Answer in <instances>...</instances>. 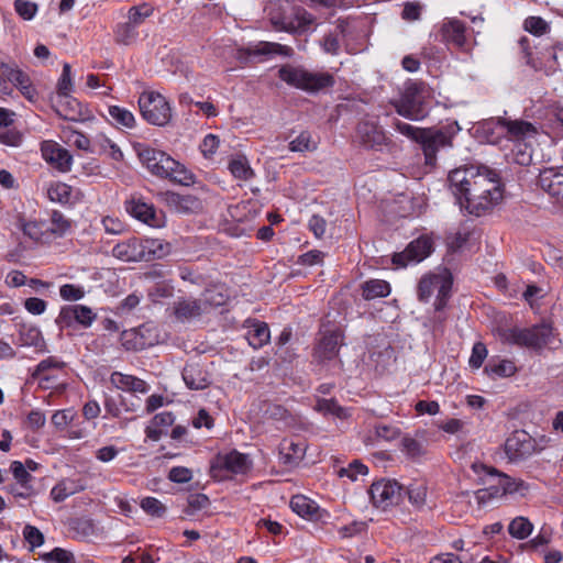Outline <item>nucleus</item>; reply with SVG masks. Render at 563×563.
Listing matches in <instances>:
<instances>
[{
  "mask_svg": "<svg viewBox=\"0 0 563 563\" xmlns=\"http://www.w3.org/2000/svg\"><path fill=\"white\" fill-rule=\"evenodd\" d=\"M363 297L366 300L386 297L390 292V286L382 279H371L363 285Z\"/></svg>",
  "mask_w": 563,
  "mask_h": 563,
  "instance_id": "nucleus-42",
  "label": "nucleus"
},
{
  "mask_svg": "<svg viewBox=\"0 0 563 563\" xmlns=\"http://www.w3.org/2000/svg\"><path fill=\"white\" fill-rule=\"evenodd\" d=\"M76 318L75 306H65L60 309L56 318V324L60 329L70 328L76 323Z\"/></svg>",
  "mask_w": 563,
  "mask_h": 563,
  "instance_id": "nucleus-64",
  "label": "nucleus"
},
{
  "mask_svg": "<svg viewBox=\"0 0 563 563\" xmlns=\"http://www.w3.org/2000/svg\"><path fill=\"white\" fill-rule=\"evenodd\" d=\"M537 134L534 125L523 120H510L504 118V137L509 141L523 142L529 137H533Z\"/></svg>",
  "mask_w": 563,
  "mask_h": 563,
  "instance_id": "nucleus-20",
  "label": "nucleus"
},
{
  "mask_svg": "<svg viewBox=\"0 0 563 563\" xmlns=\"http://www.w3.org/2000/svg\"><path fill=\"white\" fill-rule=\"evenodd\" d=\"M504 450L509 461L518 462L536 452L537 442L528 432L517 430L507 438Z\"/></svg>",
  "mask_w": 563,
  "mask_h": 563,
  "instance_id": "nucleus-11",
  "label": "nucleus"
},
{
  "mask_svg": "<svg viewBox=\"0 0 563 563\" xmlns=\"http://www.w3.org/2000/svg\"><path fill=\"white\" fill-rule=\"evenodd\" d=\"M393 125L397 132L420 144L421 137L424 132L423 128L413 126L398 119H395Z\"/></svg>",
  "mask_w": 563,
  "mask_h": 563,
  "instance_id": "nucleus-53",
  "label": "nucleus"
},
{
  "mask_svg": "<svg viewBox=\"0 0 563 563\" xmlns=\"http://www.w3.org/2000/svg\"><path fill=\"white\" fill-rule=\"evenodd\" d=\"M108 113L113 121L124 128L132 129L135 124V118L133 113L125 108L119 106H110L108 108Z\"/></svg>",
  "mask_w": 563,
  "mask_h": 563,
  "instance_id": "nucleus-48",
  "label": "nucleus"
},
{
  "mask_svg": "<svg viewBox=\"0 0 563 563\" xmlns=\"http://www.w3.org/2000/svg\"><path fill=\"white\" fill-rule=\"evenodd\" d=\"M552 336V328L541 323L531 328H508L503 330L501 338L505 342L522 347L539 350L545 346Z\"/></svg>",
  "mask_w": 563,
  "mask_h": 563,
  "instance_id": "nucleus-6",
  "label": "nucleus"
},
{
  "mask_svg": "<svg viewBox=\"0 0 563 563\" xmlns=\"http://www.w3.org/2000/svg\"><path fill=\"white\" fill-rule=\"evenodd\" d=\"M432 250V240L427 235H421L411 241L402 252L395 253L393 263L398 267H406L410 263L423 261L431 254Z\"/></svg>",
  "mask_w": 563,
  "mask_h": 563,
  "instance_id": "nucleus-13",
  "label": "nucleus"
},
{
  "mask_svg": "<svg viewBox=\"0 0 563 563\" xmlns=\"http://www.w3.org/2000/svg\"><path fill=\"white\" fill-rule=\"evenodd\" d=\"M21 344L24 346H34L40 351L45 349V341L41 330L32 324H21L19 330Z\"/></svg>",
  "mask_w": 563,
  "mask_h": 563,
  "instance_id": "nucleus-38",
  "label": "nucleus"
},
{
  "mask_svg": "<svg viewBox=\"0 0 563 563\" xmlns=\"http://www.w3.org/2000/svg\"><path fill=\"white\" fill-rule=\"evenodd\" d=\"M472 468L474 470L475 473H481L483 472L485 474V476L487 477L486 481H483L484 484H487L488 486L485 487L488 493L492 494V497L493 499L495 498H499L501 496H505L504 495V489H503V485L498 484V481L497 479H492L490 475L488 474V471L492 468V467H488L486 465H483V464H477V463H474L472 465Z\"/></svg>",
  "mask_w": 563,
  "mask_h": 563,
  "instance_id": "nucleus-49",
  "label": "nucleus"
},
{
  "mask_svg": "<svg viewBox=\"0 0 563 563\" xmlns=\"http://www.w3.org/2000/svg\"><path fill=\"white\" fill-rule=\"evenodd\" d=\"M424 91L426 86L421 81L406 82L401 97L394 103L396 112L412 121L422 120L428 112L424 107Z\"/></svg>",
  "mask_w": 563,
  "mask_h": 563,
  "instance_id": "nucleus-5",
  "label": "nucleus"
},
{
  "mask_svg": "<svg viewBox=\"0 0 563 563\" xmlns=\"http://www.w3.org/2000/svg\"><path fill=\"white\" fill-rule=\"evenodd\" d=\"M162 200L174 212L192 213L201 208L200 200L191 195H179L173 191L161 194Z\"/></svg>",
  "mask_w": 563,
  "mask_h": 563,
  "instance_id": "nucleus-18",
  "label": "nucleus"
},
{
  "mask_svg": "<svg viewBox=\"0 0 563 563\" xmlns=\"http://www.w3.org/2000/svg\"><path fill=\"white\" fill-rule=\"evenodd\" d=\"M374 430L376 438L386 442L394 441L400 435V429L393 424L379 423L375 426Z\"/></svg>",
  "mask_w": 563,
  "mask_h": 563,
  "instance_id": "nucleus-60",
  "label": "nucleus"
},
{
  "mask_svg": "<svg viewBox=\"0 0 563 563\" xmlns=\"http://www.w3.org/2000/svg\"><path fill=\"white\" fill-rule=\"evenodd\" d=\"M76 312V323L82 325L84 328H89L93 321L97 319V314L92 311L91 308L84 305H74Z\"/></svg>",
  "mask_w": 563,
  "mask_h": 563,
  "instance_id": "nucleus-59",
  "label": "nucleus"
},
{
  "mask_svg": "<svg viewBox=\"0 0 563 563\" xmlns=\"http://www.w3.org/2000/svg\"><path fill=\"white\" fill-rule=\"evenodd\" d=\"M139 36V30L126 21L118 23L113 29V40L121 46L134 45Z\"/></svg>",
  "mask_w": 563,
  "mask_h": 563,
  "instance_id": "nucleus-36",
  "label": "nucleus"
},
{
  "mask_svg": "<svg viewBox=\"0 0 563 563\" xmlns=\"http://www.w3.org/2000/svg\"><path fill=\"white\" fill-rule=\"evenodd\" d=\"M492 479H497L503 485L504 495L526 496L530 489V485L521 478L511 477L505 473L498 472L496 468L488 471Z\"/></svg>",
  "mask_w": 563,
  "mask_h": 563,
  "instance_id": "nucleus-25",
  "label": "nucleus"
},
{
  "mask_svg": "<svg viewBox=\"0 0 563 563\" xmlns=\"http://www.w3.org/2000/svg\"><path fill=\"white\" fill-rule=\"evenodd\" d=\"M291 509L301 517L312 516L317 511L316 504L302 495H296L290 500Z\"/></svg>",
  "mask_w": 563,
  "mask_h": 563,
  "instance_id": "nucleus-46",
  "label": "nucleus"
},
{
  "mask_svg": "<svg viewBox=\"0 0 563 563\" xmlns=\"http://www.w3.org/2000/svg\"><path fill=\"white\" fill-rule=\"evenodd\" d=\"M85 289L74 284H65L59 288V295L64 300L77 301L85 297Z\"/></svg>",
  "mask_w": 563,
  "mask_h": 563,
  "instance_id": "nucleus-63",
  "label": "nucleus"
},
{
  "mask_svg": "<svg viewBox=\"0 0 563 563\" xmlns=\"http://www.w3.org/2000/svg\"><path fill=\"white\" fill-rule=\"evenodd\" d=\"M484 371L492 378H504L515 375L517 366L510 360L490 358Z\"/></svg>",
  "mask_w": 563,
  "mask_h": 563,
  "instance_id": "nucleus-37",
  "label": "nucleus"
},
{
  "mask_svg": "<svg viewBox=\"0 0 563 563\" xmlns=\"http://www.w3.org/2000/svg\"><path fill=\"white\" fill-rule=\"evenodd\" d=\"M306 453L305 442H294L292 440H283L279 445V459L285 465H295L299 463Z\"/></svg>",
  "mask_w": 563,
  "mask_h": 563,
  "instance_id": "nucleus-27",
  "label": "nucleus"
},
{
  "mask_svg": "<svg viewBox=\"0 0 563 563\" xmlns=\"http://www.w3.org/2000/svg\"><path fill=\"white\" fill-rule=\"evenodd\" d=\"M451 287L452 280L446 273L427 274L418 284V299L427 302L435 294L434 308L440 311L446 306Z\"/></svg>",
  "mask_w": 563,
  "mask_h": 563,
  "instance_id": "nucleus-7",
  "label": "nucleus"
},
{
  "mask_svg": "<svg viewBox=\"0 0 563 563\" xmlns=\"http://www.w3.org/2000/svg\"><path fill=\"white\" fill-rule=\"evenodd\" d=\"M317 409L324 413H331L338 418H345L346 411L334 399H321L317 404Z\"/></svg>",
  "mask_w": 563,
  "mask_h": 563,
  "instance_id": "nucleus-61",
  "label": "nucleus"
},
{
  "mask_svg": "<svg viewBox=\"0 0 563 563\" xmlns=\"http://www.w3.org/2000/svg\"><path fill=\"white\" fill-rule=\"evenodd\" d=\"M154 12V9L148 3L133 5L129 9L126 14V22L134 25L137 30Z\"/></svg>",
  "mask_w": 563,
  "mask_h": 563,
  "instance_id": "nucleus-43",
  "label": "nucleus"
},
{
  "mask_svg": "<svg viewBox=\"0 0 563 563\" xmlns=\"http://www.w3.org/2000/svg\"><path fill=\"white\" fill-rule=\"evenodd\" d=\"M85 489V485L77 479L64 478L51 489V497L55 503H62Z\"/></svg>",
  "mask_w": 563,
  "mask_h": 563,
  "instance_id": "nucleus-32",
  "label": "nucleus"
},
{
  "mask_svg": "<svg viewBox=\"0 0 563 563\" xmlns=\"http://www.w3.org/2000/svg\"><path fill=\"white\" fill-rule=\"evenodd\" d=\"M126 211L135 219L154 228H159L163 222L157 216L153 205H150L141 197H132L126 201Z\"/></svg>",
  "mask_w": 563,
  "mask_h": 563,
  "instance_id": "nucleus-15",
  "label": "nucleus"
},
{
  "mask_svg": "<svg viewBox=\"0 0 563 563\" xmlns=\"http://www.w3.org/2000/svg\"><path fill=\"white\" fill-rule=\"evenodd\" d=\"M47 197L53 202L69 205L73 203L74 190L65 183L55 181L47 187Z\"/></svg>",
  "mask_w": 563,
  "mask_h": 563,
  "instance_id": "nucleus-39",
  "label": "nucleus"
},
{
  "mask_svg": "<svg viewBox=\"0 0 563 563\" xmlns=\"http://www.w3.org/2000/svg\"><path fill=\"white\" fill-rule=\"evenodd\" d=\"M368 494L376 508L387 510L402 500L404 487L395 479L383 478L371 485Z\"/></svg>",
  "mask_w": 563,
  "mask_h": 563,
  "instance_id": "nucleus-9",
  "label": "nucleus"
},
{
  "mask_svg": "<svg viewBox=\"0 0 563 563\" xmlns=\"http://www.w3.org/2000/svg\"><path fill=\"white\" fill-rule=\"evenodd\" d=\"M42 559L46 562L76 563L74 554L62 548H55L51 552L42 554Z\"/></svg>",
  "mask_w": 563,
  "mask_h": 563,
  "instance_id": "nucleus-56",
  "label": "nucleus"
},
{
  "mask_svg": "<svg viewBox=\"0 0 563 563\" xmlns=\"http://www.w3.org/2000/svg\"><path fill=\"white\" fill-rule=\"evenodd\" d=\"M457 201L461 208L467 210L468 213L481 217L492 210L501 200L490 199V195L488 192H477L472 194L471 196H465V198Z\"/></svg>",
  "mask_w": 563,
  "mask_h": 563,
  "instance_id": "nucleus-19",
  "label": "nucleus"
},
{
  "mask_svg": "<svg viewBox=\"0 0 563 563\" xmlns=\"http://www.w3.org/2000/svg\"><path fill=\"white\" fill-rule=\"evenodd\" d=\"M439 33L441 41L448 46H453L463 52L471 49L467 27L461 20L456 18H445L440 24Z\"/></svg>",
  "mask_w": 563,
  "mask_h": 563,
  "instance_id": "nucleus-10",
  "label": "nucleus"
},
{
  "mask_svg": "<svg viewBox=\"0 0 563 563\" xmlns=\"http://www.w3.org/2000/svg\"><path fill=\"white\" fill-rule=\"evenodd\" d=\"M229 169L235 178L242 179V180H247V179L252 178L254 175L252 168L249 165L247 159L243 156L233 158L229 163Z\"/></svg>",
  "mask_w": 563,
  "mask_h": 563,
  "instance_id": "nucleus-47",
  "label": "nucleus"
},
{
  "mask_svg": "<svg viewBox=\"0 0 563 563\" xmlns=\"http://www.w3.org/2000/svg\"><path fill=\"white\" fill-rule=\"evenodd\" d=\"M41 151L44 159L54 164L59 170L66 172L70 168L71 155L57 143L46 141L42 144Z\"/></svg>",
  "mask_w": 563,
  "mask_h": 563,
  "instance_id": "nucleus-22",
  "label": "nucleus"
},
{
  "mask_svg": "<svg viewBox=\"0 0 563 563\" xmlns=\"http://www.w3.org/2000/svg\"><path fill=\"white\" fill-rule=\"evenodd\" d=\"M487 354L488 352L486 345L483 342H476L473 345L472 354L468 360L470 366L474 369H478L483 365Z\"/></svg>",
  "mask_w": 563,
  "mask_h": 563,
  "instance_id": "nucleus-62",
  "label": "nucleus"
},
{
  "mask_svg": "<svg viewBox=\"0 0 563 563\" xmlns=\"http://www.w3.org/2000/svg\"><path fill=\"white\" fill-rule=\"evenodd\" d=\"M201 299H180L174 303V314L179 321H188L205 312Z\"/></svg>",
  "mask_w": 563,
  "mask_h": 563,
  "instance_id": "nucleus-26",
  "label": "nucleus"
},
{
  "mask_svg": "<svg viewBox=\"0 0 563 563\" xmlns=\"http://www.w3.org/2000/svg\"><path fill=\"white\" fill-rule=\"evenodd\" d=\"M0 69L7 80L14 85L18 89L23 85H27V81L30 80L27 74L21 70L19 67H13L5 63H0Z\"/></svg>",
  "mask_w": 563,
  "mask_h": 563,
  "instance_id": "nucleus-45",
  "label": "nucleus"
},
{
  "mask_svg": "<svg viewBox=\"0 0 563 563\" xmlns=\"http://www.w3.org/2000/svg\"><path fill=\"white\" fill-rule=\"evenodd\" d=\"M58 97L55 111L60 118L74 122L84 120V107L77 99L73 98L69 93Z\"/></svg>",
  "mask_w": 563,
  "mask_h": 563,
  "instance_id": "nucleus-24",
  "label": "nucleus"
},
{
  "mask_svg": "<svg viewBox=\"0 0 563 563\" xmlns=\"http://www.w3.org/2000/svg\"><path fill=\"white\" fill-rule=\"evenodd\" d=\"M409 501L417 508L426 504L427 486L423 483H413L407 488Z\"/></svg>",
  "mask_w": 563,
  "mask_h": 563,
  "instance_id": "nucleus-54",
  "label": "nucleus"
},
{
  "mask_svg": "<svg viewBox=\"0 0 563 563\" xmlns=\"http://www.w3.org/2000/svg\"><path fill=\"white\" fill-rule=\"evenodd\" d=\"M461 131L456 121L450 122L441 128L424 129L420 141L426 163L433 165L437 159V153L440 148L452 147L453 139Z\"/></svg>",
  "mask_w": 563,
  "mask_h": 563,
  "instance_id": "nucleus-4",
  "label": "nucleus"
},
{
  "mask_svg": "<svg viewBox=\"0 0 563 563\" xmlns=\"http://www.w3.org/2000/svg\"><path fill=\"white\" fill-rule=\"evenodd\" d=\"M538 183L549 195L563 200V167L542 170Z\"/></svg>",
  "mask_w": 563,
  "mask_h": 563,
  "instance_id": "nucleus-21",
  "label": "nucleus"
},
{
  "mask_svg": "<svg viewBox=\"0 0 563 563\" xmlns=\"http://www.w3.org/2000/svg\"><path fill=\"white\" fill-rule=\"evenodd\" d=\"M343 338L340 331H324L314 347L313 358L318 363H324L335 358L339 349L343 344Z\"/></svg>",
  "mask_w": 563,
  "mask_h": 563,
  "instance_id": "nucleus-14",
  "label": "nucleus"
},
{
  "mask_svg": "<svg viewBox=\"0 0 563 563\" xmlns=\"http://www.w3.org/2000/svg\"><path fill=\"white\" fill-rule=\"evenodd\" d=\"M527 32L533 35H543L549 31V24L540 16H529L523 22Z\"/></svg>",
  "mask_w": 563,
  "mask_h": 563,
  "instance_id": "nucleus-57",
  "label": "nucleus"
},
{
  "mask_svg": "<svg viewBox=\"0 0 563 563\" xmlns=\"http://www.w3.org/2000/svg\"><path fill=\"white\" fill-rule=\"evenodd\" d=\"M488 143L496 144L504 137V118H490L483 121L479 125Z\"/></svg>",
  "mask_w": 563,
  "mask_h": 563,
  "instance_id": "nucleus-41",
  "label": "nucleus"
},
{
  "mask_svg": "<svg viewBox=\"0 0 563 563\" xmlns=\"http://www.w3.org/2000/svg\"><path fill=\"white\" fill-rule=\"evenodd\" d=\"M532 530L533 525L525 517L515 518L508 526L509 534L519 540L528 538Z\"/></svg>",
  "mask_w": 563,
  "mask_h": 563,
  "instance_id": "nucleus-44",
  "label": "nucleus"
},
{
  "mask_svg": "<svg viewBox=\"0 0 563 563\" xmlns=\"http://www.w3.org/2000/svg\"><path fill=\"white\" fill-rule=\"evenodd\" d=\"M289 8H291L290 4L283 5L278 2H272L266 7L267 16L276 30L288 32V27L292 26L289 20Z\"/></svg>",
  "mask_w": 563,
  "mask_h": 563,
  "instance_id": "nucleus-30",
  "label": "nucleus"
},
{
  "mask_svg": "<svg viewBox=\"0 0 563 563\" xmlns=\"http://www.w3.org/2000/svg\"><path fill=\"white\" fill-rule=\"evenodd\" d=\"M278 74L286 84L311 93L334 85V78L329 73H314L300 67L284 66Z\"/></svg>",
  "mask_w": 563,
  "mask_h": 563,
  "instance_id": "nucleus-3",
  "label": "nucleus"
},
{
  "mask_svg": "<svg viewBox=\"0 0 563 563\" xmlns=\"http://www.w3.org/2000/svg\"><path fill=\"white\" fill-rule=\"evenodd\" d=\"M252 467V462L246 454L235 450L219 455L213 464V470H225L232 474H246Z\"/></svg>",
  "mask_w": 563,
  "mask_h": 563,
  "instance_id": "nucleus-16",
  "label": "nucleus"
},
{
  "mask_svg": "<svg viewBox=\"0 0 563 563\" xmlns=\"http://www.w3.org/2000/svg\"><path fill=\"white\" fill-rule=\"evenodd\" d=\"M183 379L186 386L192 390H201L209 386L207 373L199 364H187L183 369Z\"/></svg>",
  "mask_w": 563,
  "mask_h": 563,
  "instance_id": "nucleus-28",
  "label": "nucleus"
},
{
  "mask_svg": "<svg viewBox=\"0 0 563 563\" xmlns=\"http://www.w3.org/2000/svg\"><path fill=\"white\" fill-rule=\"evenodd\" d=\"M289 20L292 26L288 27V32H305L313 22V16L302 8L291 7L289 8Z\"/></svg>",
  "mask_w": 563,
  "mask_h": 563,
  "instance_id": "nucleus-40",
  "label": "nucleus"
},
{
  "mask_svg": "<svg viewBox=\"0 0 563 563\" xmlns=\"http://www.w3.org/2000/svg\"><path fill=\"white\" fill-rule=\"evenodd\" d=\"M14 115L13 111L0 108V142L10 146H18L22 141V134L13 128Z\"/></svg>",
  "mask_w": 563,
  "mask_h": 563,
  "instance_id": "nucleus-23",
  "label": "nucleus"
},
{
  "mask_svg": "<svg viewBox=\"0 0 563 563\" xmlns=\"http://www.w3.org/2000/svg\"><path fill=\"white\" fill-rule=\"evenodd\" d=\"M346 23L344 21H338L335 27L327 33L320 42V45L324 53L330 55H338L341 47V41L344 37Z\"/></svg>",
  "mask_w": 563,
  "mask_h": 563,
  "instance_id": "nucleus-33",
  "label": "nucleus"
},
{
  "mask_svg": "<svg viewBox=\"0 0 563 563\" xmlns=\"http://www.w3.org/2000/svg\"><path fill=\"white\" fill-rule=\"evenodd\" d=\"M511 159L520 166L530 165L532 162V150L526 141L515 143L511 150Z\"/></svg>",
  "mask_w": 563,
  "mask_h": 563,
  "instance_id": "nucleus-52",
  "label": "nucleus"
},
{
  "mask_svg": "<svg viewBox=\"0 0 563 563\" xmlns=\"http://www.w3.org/2000/svg\"><path fill=\"white\" fill-rule=\"evenodd\" d=\"M355 137L365 148L374 151H383L390 144L383 128L373 120L358 122Z\"/></svg>",
  "mask_w": 563,
  "mask_h": 563,
  "instance_id": "nucleus-12",
  "label": "nucleus"
},
{
  "mask_svg": "<svg viewBox=\"0 0 563 563\" xmlns=\"http://www.w3.org/2000/svg\"><path fill=\"white\" fill-rule=\"evenodd\" d=\"M14 10L23 20L30 21L36 15L38 5L29 0H14Z\"/></svg>",
  "mask_w": 563,
  "mask_h": 563,
  "instance_id": "nucleus-55",
  "label": "nucleus"
},
{
  "mask_svg": "<svg viewBox=\"0 0 563 563\" xmlns=\"http://www.w3.org/2000/svg\"><path fill=\"white\" fill-rule=\"evenodd\" d=\"M73 224V221L63 212L53 210L45 230L56 238H63L71 232Z\"/></svg>",
  "mask_w": 563,
  "mask_h": 563,
  "instance_id": "nucleus-35",
  "label": "nucleus"
},
{
  "mask_svg": "<svg viewBox=\"0 0 563 563\" xmlns=\"http://www.w3.org/2000/svg\"><path fill=\"white\" fill-rule=\"evenodd\" d=\"M150 329L147 325H141L137 329L124 331L122 334L123 345L128 350L141 351L154 344V340L147 339L145 333Z\"/></svg>",
  "mask_w": 563,
  "mask_h": 563,
  "instance_id": "nucleus-29",
  "label": "nucleus"
},
{
  "mask_svg": "<svg viewBox=\"0 0 563 563\" xmlns=\"http://www.w3.org/2000/svg\"><path fill=\"white\" fill-rule=\"evenodd\" d=\"M271 339V332L267 323L254 320L251 322L250 329L246 332V340L254 349H261Z\"/></svg>",
  "mask_w": 563,
  "mask_h": 563,
  "instance_id": "nucleus-34",
  "label": "nucleus"
},
{
  "mask_svg": "<svg viewBox=\"0 0 563 563\" xmlns=\"http://www.w3.org/2000/svg\"><path fill=\"white\" fill-rule=\"evenodd\" d=\"M67 134V141L79 150L87 152H95L96 148L91 147V141L82 133L78 131H65Z\"/></svg>",
  "mask_w": 563,
  "mask_h": 563,
  "instance_id": "nucleus-58",
  "label": "nucleus"
},
{
  "mask_svg": "<svg viewBox=\"0 0 563 563\" xmlns=\"http://www.w3.org/2000/svg\"><path fill=\"white\" fill-rule=\"evenodd\" d=\"M137 155L147 170L156 177L165 178L183 186H189L194 183V175L184 165L163 151L142 146L137 151Z\"/></svg>",
  "mask_w": 563,
  "mask_h": 563,
  "instance_id": "nucleus-2",
  "label": "nucleus"
},
{
  "mask_svg": "<svg viewBox=\"0 0 563 563\" xmlns=\"http://www.w3.org/2000/svg\"><path fill=\"white\" fill-rule=\"evenodd\" d=\"M142 117L151 124L163 126L172 118V110L166 99L154 91H145L139 98Z\"/></svg>",
  "mask_w": 563,
  "mask_h": 563,
  "instance_id": "nucleus-8",
  "label": "nucleus"
},
{
  "mask_svg": "<svg viewBox=\"0 0 563 563\" xmlns=\"http://www.w3.org/2000/svg\"><path fill=\"white\" fill-rule=\"evenodd\" d=\"M143 246L145 255L150 256V261L154 258H161L167 255L169 252V244H164L161 240L157 239L143 240Z\"/></svg>",
  "mask_w": 563,
  "mask_h": 563,
  "instance_id": "nucleus-51",
  "label": "nucleus"
},
{
  "mask_svg": "<svg viewBox=\"0 0 563 563\" xmlns=\"http://www.w3.org/2000/svg\"><path fill=\"white\" fill-rule=\"evenodd\" d=\"M112 255L123 262H142L150 261V256L145 255L143 240L132 238L114 245Z\"/></svg>",
  "mask_w": 563,
  "mask_h": 563,
  "instance_id": "nucleus-17",
  "label": "nucleus"
},
{
  "mask_svg": "<svg viewBox=\"0 0 563 563\" xmlns=\"http://www.w3.org/2000/svg\"><path fill=\"white\" fill-rule=\"evenodd\" d=\"M317 142L312 139L311 134L307 131L301 132L296 139L289 143L291 152H312L317 148Z\"/></svg>",
  "mask_w": 563,
  "mask_h": 563,
  "instance_id": "nucleus-50",
  "label": "nucleus"
},
{
  "mask_svg": "<svg viewBox=\"0 0 563 563\" xmlns=\"http://www.w3.org/2000/svg\"><path fill=\"white\" fill-rule=\"evenodd\" d=\"M450 188L457 200L477 192H488L490 199H503V187L496 170L485 165L456 168L448 177Z\"/></svg>",
  "mask_w": 563,
  "mask_h": 563,
  "instance_id": "nucleus-1",
  "label": "nucleus"
},
{
  "mask_svg": "<svg viewBox=\"0 0 563 563\" xmlns=\"http://www.w3.org/2000/svg\"><path fill=\"white\" fill-rule=\"evenodd\" d=\"M247 57L251 56H269V55H283L290 56L292 48L286 45H282L273 42H260L255 45H251L244 49Z\"/></svg>",
  "mask_w": 563,
  "mask_h": 563,
  "instance_id": "nucleus-31",
  "label": "nucleus"
}]
</instances>
